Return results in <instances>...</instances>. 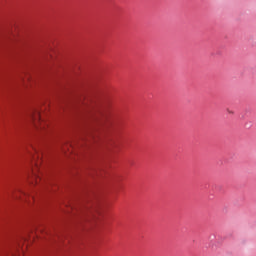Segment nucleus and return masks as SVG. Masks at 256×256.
<instances>
[{
  "label": "nucleus",
  "instance_id": "obj_3",
  "mask_svg": "<svg viewBox=\"0 0 256 256\" xmlns=\"http://www.w3.org/2000/svg\"><path fill=\"white\" fill-rule=\"evenodd\" d=\"M102 115L106 119V121H109V112H107V110L104 109Z\"/></svg>",
  "mask_w": 256,
  "mask_h": 256
},
{
  "label": "nucleus",
  "instance_id": "obj_1",
  "mask_svg": "<svg viewBox=\"0 0 256 256\" xmlns=\"http://www.w3.org/2000/svg\"><path fill=\"white\" fill-rule=\"evenodd\" d=\"M30 119H32V122L34 123L36 129H39V125L40 129H43V122L41 121V114L39 113V111L33 110L30 113Z\"/></svg>",
  "mask_w": 256,
  "mask_h": 256
},
{
  "label": "nucleus",
  "instance_id": "obj_2",
  "mask_svg": "<svg viewBox=\"0 0 256 256\" xmlns=\"http://www.w3.org/2000/svg\"><path fill=\"white\" fill-rule=\"evenodd\" d=\"M33 161L35 167L32 169V177L35 180V183H37V178L39 177V175H37V171H39V165H41V154L34 155Z\"/></svg>",
  "mask_w": 256,
  "mask_h": 256
},
{
  "label": "nucleus",
  "instance_id": "obj_4",
  "mask_svg": "<svg viewBox=\"0 0 256 256\" xmlns=\"http://www.w3.org/2000/svg\"><path fill=\"white\" fill-rule=\"evenodd\" d=\"M96 213H98V215H101V210H99V208H95Z\"/></svg>",
  "mask_w": 256,
  "mask_h": 256
}]
</instances>
